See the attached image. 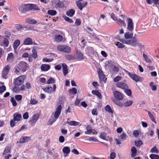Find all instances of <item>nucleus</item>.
Segmentation results:
<instances>
[{"label": "nucleus", "instance_id": "1", "mask_svg": "<svg viewBox=\"0 0 159 159\" xmlns=\"http://www.w3.org/2000/svg\"><path fill=\"white\" fill-rule=\"evenodd\" d=\"M120 41L124 43L129 44L133 47H136L141 46L142 44L138 40L136 37H133L129 39H122Z\"/></svg>", "mask_w": 159, "mask_h": 159}, {"label": "nucleus", "instance_id": "2", "mask_svg": "<svg viewBox=\"0 0 159 159\" xmlns=\"http://www.w3.org/2000/svg\"><path fill=\"white\" fill-rule=\"evenodd\" d=\"M62 106L60 105L56 108V110L55 113H53L52 115V117L53 116L54 118H50L48 120V124L49 125H52L55 122L57 119L58 118L59 116L60 115L61 111Z\"/></svg>", "mask_w": 159, "mask_h": 159}, {"label": "nucleus", "instance_id": "3", "mask_svg": "<svg viewBox=\"0 0 159 159\" xmlns=\"http://www.w3.org/2000/svg\"><path fill=\"white\" fill-rule=\"evenodd\" d=\"M57 50L65 53H70L71 52V48L66 45H59L57 46Z\"/></svg>", "mask_w": 159, "mask_h": 159}, {"label": "nucleus", "instance_id": "4", "mask_svg": "<svg viewBox=\"0 0 159 159\" xmlns=\"http://www.w3.org/2000/svg\"><path fill=\"white\" fill-rule=\"evenodd\" d=\"M28 67V64L25 62L23 61L20 62L17 66V68L21 70L22 72H24L26 70Z\"/></svg>", "mask_w": 159, "mask_h": 159}, {"label": "nucleus", "instance_id": "5", "mask_svg": "<svg viewBox=\"0 0 159 159\" xmlns=\"http://www.w3.org/2000/svg\"><path fill=\"white\" fill-rule=\"evenodd\" d=\"M127 73L132 80L135 81L136 82H138V81L140 82L142 80V78L138 76L135 74H133L128 71H127Z\"/></svg>", "mask_w": 159, "mask_h": 159}, {"label": "nucleus", "instance_id": "6", "mask_svg": "<svg viewBox=\"0 0 159 159\" xmlns=\"http://www.w3.org/2000/svg\"><path fill=\"white\" fill-rule=\"evenodd\" d=\"M19 10L20 11L22 12L31 10L30 4L20 5L19 7Z\"/></svg>", "mask_w": 159, "mask_h": 159}, {"label": "nucleus", "instance_id": "7", "mask_svg": "<svg viewBox=\"0 0 159 159\" xmlns=\"http://www.w3.org/2000/svg\"><path fill=\"white\" fill-rule=\"evenodd\" d=\"M24 78L25 76L24 75H21L18 77L15 80V84L18 86L21 85L24 83Z\"/></svg>", "mask_w": 159, "mask_h": 159}, {"label": "nucleus", "instance_id": "8", "mask_svg": "<svg viewBox=\"0 0 159 159\" xmlns=\"http://www.w3.org/2000/svg\"><path fill=\"white\" fill-rule=\"evenodd\" d=\"M39 118V115L38 114L34 115L29 122L32 126H34L38 119Z\"/></svg>", "mask_w": 159, "mask_h": 159}, {"label": "nucleus", "instance_id": "9", "mask_svg": "<svg viewBox=\"0 0 159 159\" xmlns=\"http://www.w3.org/2000/svg\"><path fill=\"white\" fill-rule=\"evenodd\" d=\"M114 96L118 100H122L124 98L123 94L121 92L116 91L114 92Z\"/></svg>", "mask_w": 159, "mask_h": 159}, {"label": "nucleus", "instance_id": "10", "mask_svg": "<svg viewBox=\"0 0 159 159\" xmlns=\"http://www.w3.org/2000/svg\"><path fill=\"white\" fill-rule=\"evenodd\" d=\"M10 67L9 66H7L3 69L2 72V76L3 78L7 79L6 76L9 71Z\"/></svg>", "mask_w": 159, "mask_h": 159}, {"label": "nucleus", "instance_id": "11", "mask_svg": "<svg viewBox=\"0 0 159 159\" xmlns=\"http://www.w3.org/2000/svg\"><path fill=\"white\" fill-rule=\"evenodd\" d=\"M116 85L117 87L123 89L125 90L128 89L127 85L122 82H118L116 84Z\"/></svg>", "mask_w": 159, "mask_h": 159}, {"label": "nucleus", "instance_id": "12", "mask_svg": "<svg viewBox=\"0 0 159 159\" xmlns=\"http://www.w3.org/2000/svg\"><path fill=\"white\" fill-rule=\"evenodd\" d=\"M98 74L99 75V79L101 81H103L105 82L107 78L105 79V76L104 73H103L102 70L99 69L98 71Z\"/></svg>", "mask_w": 159, "mask_h": 159}, {"label": "nucleus", "instance_id": "13", "mask_svg": "<svg viewBox=\"0 0 159 159\" xmlns=\"http://www.w3.org/2000/svg\"><path fill=\"white\" fill-rule=\"evenodd\" d=\"M127 29L129 31H132L133 30L132 20L130 18L128 19Z\"/></svg>", "mask_w": 159, "mask_h": 159}, {"label": "nucleus", "instance_id": "14", "mask_svg": "<svg viewBox=\"0 0 159 159\" xmlns=\"http://www.w3.org/2000/svg\"><path fill=\"white\" fill-rule=\"evenodd\" d=\"M62 152L64 153V157H66L68 156V155L70 152V149L68 147H65L62 149Z\"/></svg>", "mask_w": 159, "mask_h": 159}, {"label": "nucleus", "instance_id": "15", "mask_svg": "<svg viewBox=\"0 0 159 159\" xmlns=\"http://www.w3.org/2000/svg\"><path fill=\"white\" fill-rule=\"evenodd\" d=\"M30 138L29 137H22L20 139L19 143H25L27 142L30 140Z\"/></svg>", "mask_w": 159, "mask_h": 159}, {"label": "nucleus", "instance_id": "16", "mask_svg": "<svg viewBox=\"0 0 159 159\" xmlns=\"http://www.w3.org/2000/svg\"><path fill=\"white\" fill-rule=\"evenodd\" d=\"M133 33L132 32H126L124 34V36L125 39H129L130 38H131L133 36Z\"/></svg>", "mask_w": 159, "mask_h": 159}, {"label": "nucleus", "instance_id": "17", "mask_svg": "<svg viewBox=\"0 0 159 159\" xmlns=\"http://www.w3.org/2000/svg\"><path fill=\"white\" fill-rule=\"evenodd\" d=\"M50 68L49 65L47 64H43L41 66V70L43 71H46L48 70Z\"/></svg>", "mask_w": 159, "mask_h": 159}, {"label": "nucleus", "instance_id": "18", "mask_svg": "<svg viewBox=\"0 0 159 159\" xmlns=\"http://www.w3.org/2000/svg\"><path fill=\"white\" fill-rule=\"evenodd\" d=\"M13 120L14 121H19L21 118V116L20 114L15 113L13 115Z\"/></svg>", "mask_w": 159, "mask_h": 159}, {"label": "nucleus", "instance_id": "19", "mask_svg": "<svg viewBox=\"0 0 159 159\" xmlns=\"http://www.w3.org/2000/svg\"><path fill=\"white\" fill-rule=\"evenodd\" d=\"M32 44L33 41L32 39L30 38H26L24 42V44L25 45H32Z\"/></svg>", "mask_w": 159, "mask_h": 159}, {"label": "nucleus", "instance_id": "20", "mask_svg": "<svg viewBox=\"0 0 159 159\" xmlns=\"http://www.w3.org/2000/svg\"><path fill=\"white\" fill-rule=\"evenodd\" d=\"M62 67L63 69V75L64 76H66L68 73L67 66L66 64L63 63L62 65Z\"/></svg>", "mask_w": 159, "mask_h": 159}, {"label": "nucleus", "instance_id": "21", "mask_svg": "<svg viewBox=\"0 0 159 159\" xmlns=\"http://www.w3.org/2000/svg\"><path fill=\"white\" fill-rule=\"evenodd\" d=\"M66 123L71 126H76L79 125V124L80 125H81L80 124V123L73 120L70 121H67Z\"/></svg>", "mask_w": 159, "mask_h": 159}, {"label": "nucleus", "instance_id": "22", "mask_svg": "<svg viewBox=\"0 0 159 159\" xmlns=\"http://www.w3.org/2000/svg\"><path fill=\"white\" fill-rule=\"evenodd\" d=\"M131 157L134 158L136 156L137 153V150L136 148L134 147H132L131 149Z\"/></svg>", "mask_w": 159, "mask_h": 159}, {"label": "nucleus", "instance_id": "23", "mask_svg": "<svg viewBox=\"0 0 159 159\" xmlns=\"http://www.w3.org/2000/svg\"><path fill=\"white\" fill-rule=\"evenodd\" d=\"M63 39L62 36L60 35H56L54 38V40L57 42H59L62 41Z\"/></svg>", "mask_w": 159, "mask_h": 159}, {"label": "nucleus", "instance_id": "24", "mask_svg": "<svg viewBox=\"0 0 159 159\" xmlns=\"http://www.w3.org/2000/svg\"><path fill=\"white\" fill-rule=\"evenodd\" d=\"M25 22L30 24H35L37 23V21L35 20L30 18L26 19Z\"/></svg>", "mask_w": 159, "mask_h": 159}, {"label": "nucleus", "instance_id": "25", "mask_svg": "<svg viewBox=\"0 0 159 159\" xmlns=\"http://www.w3.org/2000/svg\"><path fill=\"white\" fill-rule=\"evenodd\" d=\"M87 131L85 132V134H91L92 130V128L90 125H88L86 127Z\"/></svg>", "mask_w": 159, "mask_h": 159}, {"label": "nucleus", "instance_id": "26", "mask_svg": "<svg viewBox=\"0 0 159 159\" xmlns=\"http://www.w3.org/2000/svg\"><path fill=\"white\" fill-rule=\"evenodd\" d=\"M66 58L68 60H74L76 59V57L70 54H67L65 55Z\"/></svg>", "mask_w": 159, "mask_h": 159}, {"label": "nucleus", "instance_id": "27", "mask_svg": "<svg viewBox=\"0 0 159 159\" xmlns=\"http://www.w3.org/2000/svg\"><path fill=\"white\" fill-rule=\"evenodd\" d=\"M84 59L83 55L80 52H78L77 53V57L76 59L78 60H82Z\"/></svg>", "mask_w": 159, "mask_h": 159}, {"label": "nucleus", "instance_id": "28", "mask_svg": "<svg viewBox=\"0 0 159 159\" xmlns=\"http://www.w3.org/2000/svg\"><path fill=\"white\" fill-rule=\"evenodd\" d=\"M75 13V11L71 9L67 11L66 14L68 16L71 17Z\"/></svg>", "mask_w": 159, "mask_h": 159}, {"label": "nucleus", "instance_id": "29", "mask_svg": "<svg viewBox=\"0 0 159 159\" xmlns=\"http://www.w3.org/2000/svg\"><path fill=\"white\" fill-rule=\"evenodd\" d=\"M117 23L120 26L125 27L126 25L124 21L120 19H118L117 21Z\"/></svg>", "mask_w": 159, "mask_h": 159}, {"label": "nucleus", "instance_id": "30", "mask_svg": "<svg viewBox=\"0 0 159 159\" xmlns=\"http://www.w3.org/2000/svg\"><path fill=\"white\" fill-rule=\"evenodd\" d=\"M92 93L95 95H96L98 98L101 99L102 98V96L101 94L98 91H92Z\"/></svg>", "mask_w": 159, "mask_h": 159}, {"label": "nucleus", "instance_id": "31", "mask_svg": "<svg viewBox=\"0 0 159 159\" xmlns=\"http://www.w3.org/2000/svg\"><path fill=\"white\" fill-rule=\"evenodd\" d=\"M31 10H40L39 7L35 4H30Z\"/></svg>", "mask_w": 159, "mask_h": 159}, {"label": "nucleus", "instance_id": "32", "mask_svg": "<svg viewBox=\"0 0 159 159\" xmlns=\"http://www.w3.org/2000/svg\"><path fill=\"white\" fill-rule=\"evenodd\" d=\"M11 148L10 147L7 146L4 149V150L3 153V155H6L7 153L11 151Z\"/></svg>", "mask_w": 159, "mask_h": 159}, {"label": "nucleus", "instance_id": "33", "mask_svg": "<svg viewBox=\"0 0 159 159\" xmlns=\"http://www.w3.org/2000/svg\"><path fill=\"white\" fill-rule=\"evenodd\" d=\"M43 90L45 92L49 93H52V87H51L43 88Z\"/></svg>", "mask_w": 159, "mask_h": 159}, {"label": "nucleus", "instance_id": "34", "mask_svg": "<svg viewBox=\"0 0 159 159\" xmlns=\"http://www.w3.org/2000/svg\"><path fill=\"white\" fill-rule=\"evenodd\" d=\"M143 56L146 62L148 63L152 62L151 60L145 54L143 53Z\"/></svg>", "mask_w": 159, "mask_h": 159}, {"label": "nucleus", "instance_id": "35", "mask_svg": "<svg viewBox=\"0 0 159 159\" xmlns=\"http://www.w3.org/2000/svg\"><path fill=\"white\" fill-rule=\"evenodd\" d=\"M3 43L4 46L6 47H8L9 44V41L8 39L7 38L4 39Z\"/></svg>", "mask_w": 159, "mask_h": 159}, {"label": "nucleus", "instance_id": "36", "mask_svg": "<svg viewBox=\"0 0 159 159\" xmlns=\"http://www.w3.org/2000/svg\"><path fill=\"white\" fill-rule=\"evenodd\" d=\"M20 40L17 39L14 42L13 44V47L14 48H16L20 44Z\"/></svg>", "mask_w": 159, "mask_h": 159}, {"label": "nucleus", "instance_id": "37", "mask_svg": "<svg viewBox=\"0 0 159 159\" xmlns=\"http://www.w3.org/2000/svg\"><path fill=\"white\" fill-rule=\"evenodd\" d=\"M112 101L114 102V103L120 107H122L123 106V104L122 103L120 102L116 99L112 100Z\"/></svg>", "mask_w": 159, "mask_h": 159}, {"label": "nucleus", "instance_id": "38", "mask_svg": "<svg viewBox=\"0 0 159 159\" xmlns=\"http://www.w3.org/2000/svg\"><path fill=\"white\" fill-rule=\"evenodd\" d=\"M105 110L109 113H113V111L112 110L110 107L108 105H107L105 107Z\"/></svg>", "mask_w": 159, "mask_h": 159}, {"label": "nucleus", "instance_id": "39", "mask_svg": "<svg viewBox=\"0 0 159 159\" xmlns=\"http://www.w3.org/2000/svg\"><path fill=\"white\" fill-rule=\"evenodd\" d=\"M32 52L33 53L32 54V57L34 59L37 58L38 57V55L36 50L33 48L32 50Z\"/></svg>", "mask_w": 159, "mask_h": 159}, {"label": "nucleus", "instance_id": "40", "mask_svg": "<svg viewBox=\"0 0 159 159\" xmlns=\"http://www.w3.org/2000/svg\"><path fill=\"white\" fill-rule=\"evenodd\" d=\"M148 115L150 118L151 120L153 122L155 123H156V121H155V120L154 117L153 115L151 113V112H149V111H148Z\"/></svg>", "mask_w": 159, "mask_h": 159}, {"label": "nucleus", "instance_id": "41", "mask_svg": "<svg viewBox=\"0 0 159 159\" xmlns=\"http://www.w3.org/2000/svg\"><path fill=\"white\" fill-rule=\"evenodd\" d=\"M133 103V102L131 100H129L127 101L124 103L123 105L125 107H129L131 106Z\"/></svg>", "mask_w": 159, "mask_h": 159}, {"label": "nucleus", "instance_id": "42", "mask_svg": "<svg viewBox=\"0 0 159 159\" xmlns=\"http://www.w3.org/2000/svg\"><path fill=\"white\" fill-rule=\"evenodd\" d=\"M55 4L57 7H62L64 6V5L63 2H61L60 1L56 2Z\"/></svg>", "mask_w": 159, "mask_h": 159}, {"label": "nucleus", "instance_id": "43", "mask_svg": "<svg viewBox=\"0 0 159 159\" xmlns=\"http://www.w3.org/2000/svg\"><path fill=\"white\" fill-rule=\"evenodd\" d=\"M48 13L51 16H54L57 14V12L56 11L53 10H49L48 11Z\"/></svg>", "mask_w": 159, "mask_h": 159}, {"label": "nucleus", "instance_id": "44", "mask_svg": "<svg viewBox=\"0 0 159 159\" xmlns=\"http://www.w3.org/2000/svg\"><path fill=\"white\" fill-rule=\"evenodd\" d=\"M127 137V135L125 133L123 132L120 136V138L121 140H125Z\"/></svg>", "mask_w": 159, "mask_h": 159}, {"label": "nucleus", "instance_id": "45", "mask_svg": "<svg viewBox=\"0 0 159 159\" xmlns=\"http://www.w3.org/2000/svg\"><path fill=\"white\" fill-rule=\"evenodd\" d=\"M13 58L14 57L13 54L11 52L8 54L7 60V61H9L10 60L13 59Z\"/></svg>", "mask_w": 159, "mask_h": 159}, {"label": "nucleus", "instance_id": "46", "mask_svg": "<svg viewBox=\"0 0 159 159\" xmlns=\"http://www.w3.org/2000/svg\"><path fill=\"white\" fill-rule=\"evenodd\" d=\"M154 84L153 82H151L150 84V86L152 91H155L157 90V87L155 85H154Z\"/></svg>", "mask_w": 159, "mask_h": 159}, {"label": "nucleus", "instance_id": "47", "mask_svg": "<svg viewBox=\"0 0 159 159\" xmlns=\"http://www.w3.org/2000/svg\"><path fill=\"white\" fill-rule=\"evenodd\" d=\"M151 159H159V156L154 154H151L150 155Z\"/></svg>", "mask_w": 159, "mask_h": 159}, {"label": "nucleus", "instance_id": "48", "mask_svg": "<svg viewBox=\"0 0 159 159\" xmlns=\"http://www.w3.org/2000/svg\"><path fill=\"white\" fill-rule=\"evenodd\" d=\"M135 145L137 147H139L141 145H142L143 144L142 141L141 140H139L138 141H135Z\"/></svg>", "mask_w": 159, "mask_h": 159}, {"label": "nucleus", "instance_id": "49", "mask_svg": "<svg viewBox=\"0 0 159 159\" xmlns=\"http://www.w3.org/2000/svg\"><path fill=\"white\" fill-rule=\"evenodd\" d=\"M76 5L78 7L79 9L82 10V4L81 2L80 1H77L76 2Z\"/></svg>", "mask_w": 159, "mask_h": 159}, {"label": "nucleus", "instance_id": "50", "mask_svg": "<svg viewBox=\"0 0 159 159\" xmlns=\"http://www.w3.org/2000/svg\"><path fill=\"white\" fill-rule=\"evenodd\" d=\"M100 137L102 139L104 140H106V133L102 132L101 134Z\"/></svg>", "mask_w": 159, "mask_h": 159}, {"label": "nucleus", "instance_id": "51", "mask_svg": "<svg viewBox=\"0 0 159 159\" xmlns=\"http://www.w3.org/2000/svg\"><path fill=\"white\" fill-rule=\"evenodd\" d=\"M55 82V80L54 79L52 78H51L47 81V84H50L54 83Z\"/></svg>", "mask_w": 159, "mask_h": 159}, {"label": "nucleus", "instance_id": "52", "mask_svg": "<svg viewBox=\"0 0 159 159\" xmlns=\"http://www.w3.org/2000/svg\"><path fill=\"white\" fill-rule=\"evenodd\" d=\"M116 45L119 48H123L125 47V46L122 43L120 42H117Z\"/></svg>", "mask_w": 159, "mask_h": 159}, {"label": "nucleus", "instance_id": "53", "mask_svg": "<svg viewBox=\"0 0 159 159\" xmlns=\"http://www.w3.org/2000/svg\"><path fill=\"white\" fill-rule=\"evenodd\" d=\"M11 101L12 104V105L14 106H15L17 105V103L14 98L13 97L11 98Z\"/></svg>", "mask_w": 159, "mask_h": 159}, {"label": "nucleus", "instance_id": "54", "mask_svg": "<svg viewBox=\"0 0 159 159\" xmlns=\"http://www.w3.org/2000/svg\"><path fill=\"white\" fill-rule=\"evenodd\" d=\"M116 156V154L114 152H112L111 153L110 157H108V158L110 159H115Z\"/></svg>", "mask_w": 159, "mask_h": 159}, {"label": "nucleus", "instance_id": "55", "mask_svg": "<svg viewBox=\"0 0 159 159\" xmlns=\"http://www.w3.org/2000/svg\"><path fill=\"white\" fill-rule=\"evenodd\" d=\"M6 89V87L3 85L1 87H0V93H3Z\"/></svg>", "mask_w": 159, "mask_h": 159}, {"label": "nucleus", "instance_id": "56", "mask_svg": "<svg viewBox=\"0 0 159 159\" xmlns=\"http://www.w3.org/2000/svg\"><path fill=\"white\" fill-rule=\"evenodd\" d=\"M111 17L114 20L117 21V20H118L115 14L113 13H111Z\"/></svg>", "mask_w": 159, "mask_h": 159}, {"label": "nucleus", "instance_id": "57", "mask_svg": "<svg viewBox=\"0 0 159 159\" xmlns=\"http://www.w3.org/2000/svg\"><path fill=\"white\" fill-rule=\"evenodd\" d=\"M88 140L89 141H93L95 142L98 141V140L96 139L95 137L94 136L90 137L88 139Z\"/></svg>", "mask_w": 159, "mask_h": 159}, {"label": "nucleus", "instance_id": "58", "mask_svg": "<svg viewBox=\"0 0 159 159\" xmlns=\"http://www.w3.org/2000/svg\"><path fill=\"white\" fill-rule=\"evenodd\" d=\"M133 134L135 137H137L139 135V133L138 130H134L133 133Z\"/></svg>", "mask_w": 159, "mask_h": 159}, {"label": "nucleus", "instance_id": "59", "mask_svg": "<svg viewBox=\"0 0 159 159\" xmlns=\"http://www.w3.org/2000/svg\"><path fill=\"white\" fill-rule=\"evenodd\" d=\"M150 152H152L157 153L158 152L157 148L156 147H154L151 149Z\"/></svg>", "mask_w": 159, "mask_h": 159}, {"label": "nucleus", "instance_id": "60", "mask_svg": "<svg viewBox=\"0 0 159 159\" xmlns=\"http://www.w3.org/2000/svg\"><path fill=\"white\" fill-rule=\"evenodd\" d=\"M69 91L72 92L73 94H76L77 92V90L75 88H73L71 89H69Z\"/></svg>", "mask_w": 159, "mask_h": 159}, {"label": "nucleus", "instance_id": "61", "mask_svg": "<svg viewBox=\"0 0 159 159\" xmlns=\"http://www.w3.org/2000/svg\"><path fill=\"white\" fill-rule=\"evenodd\" d=\"M65 19L66 21L70 23H73L74 22L73 21L72 19H70L69 17L67 16H66L65 17Z\"/></svg>", "mask_w": 159, "mask_h": 159}, {"label": "nucleus", "instance_id": "62", "mask_svg": "<svg viewBox=\"0 0 159 159\" xmlns=\"http://www.w3.org/2000/svg\"><path fill=\"white\" fill-rule=\"evenodd\" d=\"M121 78L122 77L120 76H117L114 78V81L115 82H117L120 80Z\"/></svg>", "mask_w": 159, "mask_h": 159}, {"label": "nucleus", "instance_id": "63", "mask_svg": "<svg viewBox=\"0 0 159 159\" xmlns=\"http://www.w3.org/2000/svg\"><path fill=\"white\" fill-rule=\"evenodd\" d=\"M125 92L126 94L128 96H130L131 94V92L130 89H125Z\"/></svg>", "mask_w": 159, "mask_h": 159}, {"label": "nucleus", "instance_id": "64", "mask_svg": "<svg viewBox=\"0 0 159 159\" xmlns=\"http://www.w3.org/2000/svg\"><path fill=\"white\" fill-rule=\"evenodd\" d=\"M15 98L16 100L20 101L22 99V96L21 95H18L15 96Z\"/></svg>", "mask_w": 159, "mask_h": 159}]
</instances>
